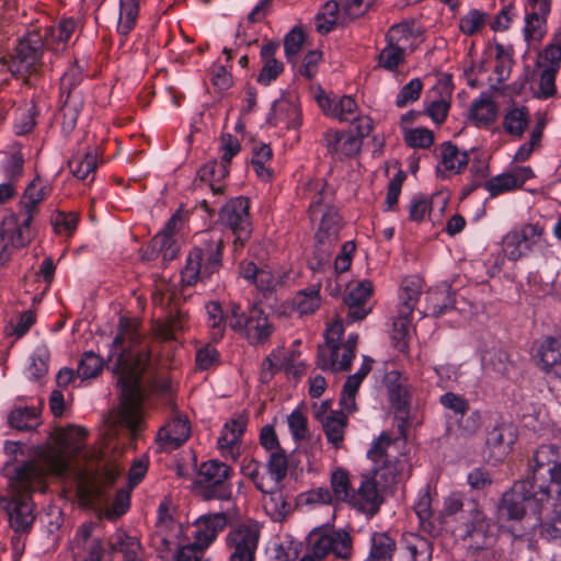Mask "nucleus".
Returning a JSON list of instances; mask_svg holds the SVG:
<instances>
[{
	"mask_svg": "<svg viewBox=\"0 0 561 561\" xmlns=\"http://www.w3.org/2000/svg\"><path fill=\"white\" fill-rule=\"evenodd\" d=\"M138 325L136 319L122 317L118 333L108 345L107 360L117 376L121 404L118 411L107 417L102 428L103 444L107 448L117 437L119 428L124 427L136 433L144 421L140 377L149 365L150 354L146 347L140 346L142 335Z\"/></svg>",
	"mask_w": 561,
	"mask_h": 561,
	"instance_id": "f257e3e1",
	"label": "nucleus"
},
{
	"mask_svg": "<svg viewBox=\"0 0 561 561\" xmlns=\"http://www.w3.org/2000/svg\"><path fill=\"white\" fill-rule=\"evenodd\" d=\"M45 472L37 462H27L14 468L9 480L8 496H0V505L5 508L10 526L16 533L30 529L35 516L30 493L45 490Z\"/></svg>",
	"mask_w": 561,
	"mask_h": 561,
	"instance_id": "f03ea898",
	"label": "nucleus"
},
{
	"mask_svg": "<svg viewBox=\"0 0 561 561\" xmlns=\"http://www.w3.org/2000/svg\"><path fill=\"white\" fill-rule=\"evenodd\" d=\"M529 481L538 490L539 501L553 504V493L561 494V448L553 444L539 446L530 463Z\"/></svg>",
	"mask_w": 561,
	"mask_h": 561,
	"instance_id": "7ed1b4c3",
	"label": "nucleus"
},
{
	"mask_svg": "<svg viewBox=\"0 0 561 561\" xmlns=\"http://www.w3.org/2000/svg\"><path fill=\"white\" fill-rule=\"evenodd\" d=\"M540 497L537 489H533L529 481H517L513 488L505 492L502 496L499 515L500 518L519 520L527 516L528 519L533 518L534 522L529 525L531 528L539 527L545 523L546 501H539Z\"/></svg>",
	"mask_w": 561,
	"mask_h": 561,
	"instance_id": "20e7f679",
	"label": "nucleus"
},
{
	"mask_svg": "<svg viewBox=\"0 0 561 561\" xmlns=\"http://www.w3.org/2000/svg\"><path fill=\"white\" fill-rule=\"evenodd\" d=\"M399 444L398 439L392 442L386 433H381L367 453L376 465L369 476L383 491L398 483L408 468L407 458L403 455L397 457L393 453Z\"/></svg>",
	"mask_w": 561,
	"mask_h": 561,
	"instance_id": "39448f33",
	"label": "nucleus"
},
{
	"mask_svg": "<svg viewBox=\"0 0 561 561\" xmlns=\"http://www.w3.org/2000/svg\"><path fill=\"white\" fill-rule=\"evenodd\" d=\"M85 438L87 431L83 427L69 426L60 431L57 445L46 453L43 465L37 463L44 470L45 477L48 473L61 477L70 469L72 458H89V451L85 450Z\"/></svg>",
	"mask_w": 561,
	"mask_h": 561,
	"instance_id": "423d86ee",
	"label": "nucleus"
},
{
	"mask_svg": "<svg viewBox=\"0 0 561 561\" xmlns=\"http://www.w3.org/2000/svg\"><path fill=\"white\" fill-rule=\"evenodd\" d=\"M344 324L341 319L332 321L325 331V345L318 350L317 365L322 370H347L356 354L358 335L351 333L344 343Z\"/></svg>",
	"mask_w": 561,
	"mask_h": 561,
	"instance_id": "0eeeda50",
	"label": "nucleus"
},
{
	"mask_svg": "<svg viewBox=\"0 0 561 561\" xmlns=\"http://www.w3.org/2000/svg\"><path fill=\"white\" fill-rule=\"evenodd\" d=\"M221 250L222 241L220 239L208 238V234L205 233L202 234V244L195 247L188 253L185 266L181 271L182 283L192 286L217 273L221 266Z\"/></svg>",
	"mask_w": 561,
	"mask_h": 561,
	"instance_id": "6e6552de",
	"label": "nucleus"
},
{
	"mask_svg": "<svg viewBox=\"0 0 561 561\" xmlns=\"http://www.w3.org/2000/svg\"><path fill=\"white\" fill-rule=\"evenodd\" d=\"M547 248V240L545 237L543 227L536 224H523L518 227L511 229L502 238L503 257L495 261L494 268L500 272L504 257L510 261L516 262L526 257L535 252H541Z\"/></svg>",
	"mask_w": 561,
	"mask_h": 561,
	"instance_id": "1a4fd4ad",
	"label": "nucleus"
},
{
	"mask_svg": "<svg viewBox=\"0 0 561 561\" xmlns=\"http://www.w3.org/2000/svg\"><path fill=\"white\" fill-rule=\"evenodd\" d=\"M332 554L347 561L353 554V540L345 529L325 526L313 528L308 535L307 553L299 561H321Z\"/></svg>",
	"mask_w": 561,
	"mask_h": 561,
	"instance_id": "9d476101",
	"label": "nucleus"
},
{
	"mask_svg": "<svg viewBox=\"0 0 561 561\" xmlns=\"http://www.w3.org/2000/svg\"><path fill=\"white\" fill-rule=\"evenodd\" d=\"M34 218L20 210L11 211L1 221L0 266H3L20 249L27 247L35 238Z\"/></svg>",
	"mask_w": 561,
	"mask_h": 561,
	"instance_id": "9b49d317",
	"label": "nucleus"
},
{
	"mask_svg": "<svg viewBox=\"0 0 561 561\" xmlns=\"http://www.w3.org/2000/svg\"><path fill=\"white\" fill-rule=\"evenodd\" d=\"M121 471L118 466L107 465L98 473L78 472L76 492L81 504L84 506L106 505L110 501L106 490L114 485Z\"/></svg>",
	"mask_w": 561,
	"mask_h": 561,
	"instance_id": "f8f14e48",
	"label": "nucleus"
},
{
	"mask_svg": "<svg viewBox=\"0 0 561 561\" xmlns=\"http://www.w3.org/2000/svg\"><path fill=\"white\" fill-rule=\"evenodd\" d=\"M183 526L173 519L160 518L157 530L153 536L154 545H161V548L171 551L176 549V561H206L204 560V550L192 543L183 545Z\"/></svg>",
	"mask_w": 561,
	"mask_h": 561,
	"instance_id": "ddd939ff",
	"label": "nucleus"
},
{
	"mask_svg": "<svg viewBox=\"0 0 561 561\" xmlns=\"http://www.w3.org/2000/svg\"><path fill=\"white\" fill-rule=\"evenodd\" d=\"M316 100L328 117L348 123L360 121L363 124L358 126V135L362 137L368 135L371 130V121L368 117H360L358 105L352 96L329 95L319 90Z\"/></svg>",
	"mask_w": 561,
	"mask_h": 561,
	"instance_id": "4468645a",
	"label": "nucleus"
},
{
	"mask_svg": "<svg viewBox=\"0 0 561 561\" xmlns=\"http://www.w3.org/2000/svg\"><path fill=\"white\" fill-rule=\"evenodd\" d=\"M229 327L240 332L251 344L264 343L274 330L267 316L261 309L251 308L245 316L234 304L231 305Z\"/></svg>",
	"mask_w": 561,
	"mask_h": 561,
	"instance_id": "2eb2a0df",
	"label": "nucleus"
},
{
	"mask_svg": "<svg viewBox=\"0 0 561 561\" xmlns=\"http://www.w3.org/2000/svg\"><path fill=\"white\" fill-rule=\"evenodd\" d=\"M241 150L240 141L231 134H224L219 139V161H209L201 170L199 176L203 181L208 182L214 194L222 192L219 184L229 174V164L233 157Z\"/></svg>",
	"mask_w": 561,
	"mask_h": 561,
	"instance_id": "dca6fc26",
	"label": "nucleus"
},
{
	"mask_svg": "<svg viewBox=\"0 0 561 561\" xmlns=\"http://www.w3.org/2000/svg\"><path fill=\"white\" fill-rule=\"evenodd\" d=\"M231 468L226 463L213 459L201 465L196 477V484L204 490L206 499L229 500L232 494L228 479Z\"/></svg>",
	"mask_w": 561,
	"mask_h": 561,
	"instance_id": "f3484780",
	"label": "nucleus"
},
{
	"mask_svg": "<svg viewBox=\"0 0 561 561\" xmlns=\"http://www.w3.org/2000/svg\"><path fill=\"white\" fill-rule=\"evenodd\" d=\"M522 34L528 47L538 45L547 35L552 0H523Z\"/></svg>",
	"mask_w": 561,
	"mask_h": 561,
	"instance_id": "a211bd4d",
	"label": "nucleus"
},
{
	"mask_svg": "<svg viewBox=\"0 0 561 561\" xmlns=\"http://www.w3.org/2000/svg\"><path fill=\"white\" fill-rule=\"evenodd\" d=\"M43 47L45 46L42 34L37 31H30L19 41L15 54L3 58V66L14 76L28 73L38 62Z\"/></svg>",
	"mask_w": 561,
	"mask_h": 561,
	"instance_id": "6ab92c4d",
	"label": "nucleus"
},
{
	"mask_svg": "<svg viewBox=\"0 0 561 561\" xmlns=\"http://www.w3.org/2000/svg\"><path fill=\"white\" fill-rule=\"evenodd\" d=\"M239 275L260 291H273L290 279V270L285 266L266 264L257 267L251 261H242L239 265Z\"/></svg>",
	"mask_w": 561,
	"mask_h": 561,
	"instance_id": "aec40b11",
	"label": "nucleus"
},
{
	"mask_svg": "<svg viewBox=\"0 0 561 561\" xmlns=\"http://www.w3.org/2000/svg\"><path fill=\"white\" fill-rule=\"evenodd\" d=\"M260 540V527L248 522L232 527L226 537L230 561H254Z\"/></svg>",
	"mask_w": 561,
	"mask_h": 561,
	"instance_id": "412c9836",
	"label": "nucleus"
},
{
	"mask_svg": "<svg viewBox=\"0 0 561 561\" xmlns=\"http://www.w3.org/2000/svg\"><path fill=\"white\" fill-rule=\"evenodd\" d=\"M423 289V279L420 276L411 275L402 279L398 293V319L393 322L394 339L400 340L407 333L410 318L420 300Z\"/></svg>",
	"mask_w": 561,
	"mask_h": 561,
	"instance_id": "4be33fe9",
	"label": "nucleus"
},
{
	"mask_svg": "<svg viewBox=\"0 0 561 561\" xmlns=\"http://www.w3.org/2000/svg\"><path fill=\"white\" fill-rule=\"evenodd\" d=\"M248 426V417L237 414L224 425L217 438V449L221 457L236 461L242 449V438Z\"/></svg>",
	"mask_w": 561,
	"mask_h": 561,
	"instance_id": "5701e85b",
	"label": "nucleus"
},
{
	"mask_svg": "<svg viewBox=\"0 0 561 561\" xmlns=\"http://www.w3.org/2000/svg\"><path fill=\"white\" fill-rule=\"evenodd\" d=\"M220 220L227 225L236 236L234 244L243 245L250 236L249 199L239 196L224 205Z\"/></svg>",
	"mask_w": 561,
	"mask_h": 561,
	"instance_id": "b1692460",
	"label": "nucleus"
},
{
	"mask_svg": "<svg viewBox=\"0 0 561 561\" xmlns=\"http://www.w3.org/2000/svg\"><path fill=\"white\" fill-rule=\"evenodd\" d=\"M309 215L312 220H316L319 216L321 217L316 239L322 247H330L336 241L341 227L337 211L332 207H323L321 195L310 203Z\"/></svg>",
	"mask_w": 561,
	"mask_h": 561,
	"instance_id": "393cba45",
	"label": "nucleus"
},
{
	"mask_svg": "<svg viewBox=\"0 0 561 561\" xmlns=\"http://www.w3.org/2000/svg\"><path fill=\"white\" fill-rule=\"evenodd\" d=\"M534 176L535 173L530 167H513L506 172L490 178L483 184V188L493 198L522 188Z\"/></svg>",
	"mask_w": 561,
	"mask_h": 561,
	"instance_id": "a878e982",
	"label": "nucleus"
},
{
	"mask_svg": "<svg viewBox=\"0 0 561 561\" xmlns=\"http://www.w3.org/2000/svg\"><path fill=\"white\" fill-rule=\"evenodd\" d=\"M468 163V152L461 151L451 142H444L438 147L436 174L440 179L460 174Z\"/></svg>",
	"mask_w": 561,
	"mask_h": 561,
	"instance_id": "bb28decb",
	"label": "nucleus"
},
{
	"mask_svg": "<svg viewBox=\"0 0 561 561\" xmlns=\"http://www.w3.org/2000/svg\"><path fill=\"white\" fill-rule=\"evenodd\" d=\"M537 365L551 379L561 381V340L546 337L537 348Z\"/></svg>",
	"mask_w": 561,
	"mask_h": 561,
	"instance_id": "cd10ccee",
	"label": "nucleus"
},
{
	"mask_svg": "<svg viewBox=\"0 0 561 561\" xmlns=\"http://www.w3.org/2000/svg\"><path fill=\"white\" fill-rule=\"evenodd\" d=\"M190 434L188 421L184 417H174L158 431L157 447L160 451H172L183 445Z\"/></svg>",
	"mask_w": 561,
	"mask_h": 561,
	"instance_id": "c85d7f7f",
	"label": "nucleus"
},
{
	"mask_svg": "<svg viewBox=\"0 0 561 561\" xmlns=\"http://www.w3.org/2000/svg\"><path fill=\"white\" fill-rule=\"evenodd\" d=\"M360 135L351 131L329 130L324 135L328 152L334 160H343L356 154L362 146Z\"/></svg>",
	"mask_w": 561,
	"mask_h": 561,
	"instance_id": "c756f323",
	"label": "nucleus"
},
{
	"mask_svg": "<svg viewBox=\"0 0 561 561\" xmlns=\"http://www.w3.org/2000/svg\"><path fill=\"white\" fill-rule=\"evenodd\" d=\"M228 517L224 513H215L198 517L194 524V542L204 551L215 541L218 534L226 527Z\"/></svg>",
	"mask_w": 561,
	"mask_h": 561,
	"instance_id": "7c9ffc66",
	"label": "nucleus"
},
{
	"mask_svg": "<svg viewBox=\"0 0 561 561\" xmlns=\"http://www.w3.org/2000/svg\"><path fill=\"white\" fill-rule=\"evenodd\" d=\"M382 492L385 491L370 476H364L351 504L359 511L373 515L378 512L382 503Z\"/></svg>",
	"mask_w": 561,
	"mask_h": 561,
	"instance_id": "2f4dec72",
	"label": "nucleus"
},
{
	"mask_svg": "<svg viewBox=\"0 0 561 561\" xmlns=\"http://www.w3.org/2000/svg\"><path fill=\"white\" fill-rule=\"evenodd\" d=\"M268 121L274 125L283 123L287 128H298L301 125V113L297 98L287 95L276 100L272 105Z\"/></svg>",
	"mask_w": 561,
	"mask_h": 561,
	"instance_id": "473e14b6",
	"label": "nucleus"
},
{
	"mask_svg": "<svg viewBox=\"0 0 561 561\" xmlns=\"http://www.w3.org/2000/svg\"><path fill=\"white\" fill-rule=\"evenodd\" d=\"M422 41V33L414 23L403 22L393 25L387 33V42L407 54L413 51Z\"/></svg>",
	"mask_w": 561,
	"mask_h": 561,
	"instance_id": "72a5a7b5",
	"label": "nucleus"
},
{
	"mask_svg": "<svg viewBox=\"0 0 561 561\" xmlns=\"http://www.w3.org/2000/svg\"><path fill=\"white\" fill-rule=\"evenodd\" d=\"M50 192L51 188L48 183L35 178L24 190L18 203V210L34 218L38 213L39 204L47 198Z\"/></svg>",
	"mask_w": 561,
	"mask_h": 561,
	"instance_id": "f704fd0d",
	"label": "nucleus"
},
{
	"mask_svg": "<svg viewBox=\"0 0 561 561\" xmlns=\"http://www.w3.org/2000/svg\"><path fill=\"white\" fill-rule=\"evenodd\" d=\"M110 553L119 551L123 553V561H142L144 553L137 537L128 535L118 529L108 539Z\"/></svg>",
	"mask_w": 561,
	"mask_h": 561,
	"instance_id": "c9c22d12",
	"label": "nucleus"
},
{
	"mask_svg": "<svg viewBox=\"0 0 561 561\" xmlns=\"http://www.w3.org/2000/svg\"><path fill=\"white\" fill-rule=\"evenodd\" d=\"M516 438L517 435L514 426L510 424H502L495 426L489 432L486 445L491 450H493L496 458L501 459L511 451Z\"/></svg>",
	"mask_w": 561,
	"mask_h": 561,
	"instance_id": "e433bc0d",
	"label": "nucleus"
},
{
	"mask_svg": "<svg viewBox=\"0 0 561 561\" xmlns=\"http://www.w3.org/2000/svg\"><path fill=\"white\" fill-rule=\"evenodd\" d=\"M178 253L179 245L174 238L157 233L144 251V259L150 261L161 256L162 262L167 263L174 260Z\"/></svg>",
	"mask_w": 561,
	"mask_h": 561,
	"instance_id": "4c0bfd02",
	"label": "nucleus"
},
{
	"mask_svg": "<svg viewBox=\"0 0 561 561\" xmlns=\"http://www.w3.org/2000/svg\"><path fill=\"white\" fill-rule=\"evenodd\" d=\"M454 296L450 285L442 283L431 288L426 294V312L439 317L454 307Z\"/></svg>",
	"mask_w": 561,
	"mask_h": 561,
	"instance_id": "58836bf2",
	"label": "nucleus"
},
{
	"mask_svg": "<svg viewBox=\"0 0 561 561\" xmlns=\"http://www.w3.org/2000/svg\"><path fill=\"white\" fill-rule=\"evenodd\" d=\"M277 48L278 44L273 42L264 44L261 48V57L264 65L257 76V82L263 85L271 84L284 70L283 62L274 58Z\"/></svg>",
	"mask_w": 561,
	"mask_h": 561,
	"instance_id": "ea45409f",
	"label": "nucleus"
},
{
	"mask_svg": "<svg viewBox=\"0 0 561 561\" xmlns=\"http://www.w3.org/2000/svg\"><path fill=\"white\" fill-rule=\"evenodd\" d=\"M469 117L478 127H488L497 117V106L489 95L482 94L473 100Z\"/></svg>",
	"mask_w": 561,
	"mask_h": 561,
	"instance_id": "a19ab883",
	"label": "nucleus"
},
{
	"mask_svg": "<svg viewBox=\"0 0 561 561\" xmlns=\"http://www.w3.org/2000/svg\"><path fill=\"white\" fill-rule=\"evenodd\" d=\"M321 304L320 286L312 285L308 288L299 290L293 298V310L300 316L313 313Z\"/></svg>",
	"mask_w": 561,
	"mask_h": 561,
	"instance_id": "79ce46f5",
	"label": "nucleus"
},
{
	"mask_svg": "<svg viewBox=\"0 0 561 561\" xmlns=\"http://www.w3.org/2000/svg\"><path fill=\"white\" fill-rule=\"evenodd\" d=\"M347 422V415L341 411L321 423L328 443L335 449L343 446Z\"/></svg>",
	"mask_w": 561,
	"mask_h": 561,
	"instance_id": "37998d69",
	"label": "nucleus"
},
{
	"mask_svg": "<svg viewBox=\"0 0 561 561\" xmlns=\"http://www.w3.org/2000/svg\"><path fill=\"white\" fill-rule=\"evenodd\" d=\"M139 15V0H119L117 33L126 38L135 28Z\"/></svg>",
	"mask_w": 561,
	"mask_h": 561,
	"instance_id": "c03bdc74",
	"label": "nucleus"
},
{
	"mask_svg": "<svg viewBox=\"0 0 561 561\" xmlns=\"http://www.w3.org/2000/svg\"><path fill=\"white\" fill-rule=\"evenodd\" d=\"M289 373L287 365V352L283 347L273 350L263 360L260 371V381L266 383L272 380L276 371Z\"/></svg>",
	"mask_w": 561,
	"mask_h": 561,
	"instance_id": "a18cd8bd",
	"label": "nucleus"
},
{
	"mask_svg": "<svg viewBox=\"0 0 561 561\" xmlns=\"http://www.w3.org/2000/svg\"><path fill=\"white\" fill-rule=\"evenodd\" d=\"M263 506L274 522L284 520L290 512V504L286 501L280 488L264 493Z\"/></svg>",
	"mask_w": 561,
	"mask_h": 561,
	"instance_id": "49530a36",
	"label": "nucleus"
},
{
	"mask_svg": "<svg viewBox=\"0 0 561 561\" xmlns=\"http://www.w3.org/2000/svg\"><path fill=\"white\" fill-rule=\"evenodd\" d=\"M560 496L553 493V504L546 507L545 523H541V536L550 540L561 538V508L557 504Z\"/></svg>",
	"mask_w": 561,
	"mask_h": 561,
	"instance_id": "de8ad7c7",
	"label": "nucleus"
},
{
	"mask_svg": "<svg viewBox=\"0 0 561 561\" xmlns=\"http://www.w3.org/2000/svg\"><path fill=\"white\" fill-rule=\"evenodd\" d=\"M396 550V541L386 533H374L370 538V561L390 560Z\"/></svg>",
	"mask_w": 561,
	"mask_h": 561,
	"instance_id": "09e8293b",
	"label": "nucleus"
},
{
	"mask_svg": "<svg viewBox=\"0 0 561 561\" xmlns=\"http://www.w3.org/2000/svg\"><path fill=\"white\" fill-rule=\"evenodd\" d=\"M205 309L207 314V323L211 330L213 339H221L226 323L229 324L231 307L226 312H224L221 306L217 301H210L205 306Z\"/></svg>",
	"mask_w": 561,
	"mask_h": 561,
	"instance_id": "8fccbe9b",
	"label": "nucleus"
},
{
	"mask_svg": "<svg viewBox=\"0 0 561 561\" xmlns=\"http://www.w3.org/2000/svg\"><path fill=\"white\" fill-rule=\"evenodd\" d=\"M561 66V30L554 32L551 42L539 55L538 67L559 71Z\"/></svg>",
	"mask_w": 561,
	"mask_h": 561,
	"instance_id": "3c124183",
	"label": "nucleus"
},
{
	"mask_svg": "<svg viewBox=\"0 0 561 561\" xmlns=\"http://www.w3.org/2000/svg\"><path fill=\"white\" fill-rule=\"evenodd\" d=\"M331 488L334 497L337 501L352 503L355 499V490L353 489L346 470L336 469L331 474Z\"/></svg>",
	"mask_w": 561,
	"mask_h": 561,
	"instance_id": "603ef678",
	"label": "nucleus"
},
{
	"mask_svg": "<svg viewBox=\"0 0 561 561\" xmlns=\"http://www.w3.org/2000/svg\"><path fill=\"white\" fill-rule=\"evenodd\" d=\"M98 163V151L96 149H91L82 156L73 157L69 161V168L76 178L84 180L95 171Z\"/></svg>",
	"mask_w": 561,
	"mask_h": 561,
	"instance_id": "864d4df0",
	"label": "nucleus"
},
{
	"mask_svg": "<svg viewBox=\"0 0 561 561\" xmlns=\"http://www.w3.org/2000/svg\"><path fill=\"white\" fill-rule=\"evenodd\" d=\"M9 424L20 431H31L39 425V415L35 408H18L9 414Z\"/></svg>",
	"mask_w": 561,
	"mask_h": 561,
	"instance_id": "5fc2aeb1",
	"label": "nucleus"
},
{
	"mask_svg": "<svg viewBox=\"0 0 561 561\" xmlns=\"http://www.w3.org/2000/svg\"><path fill=\"white\" fill-rule=\"evenodd\" d=\"M489 14L479 9H470L459 20V30L467 36L480 32L488 23Z\"/></svg>",
	"mask_w": 561,
	"mask_h": 561,
	"instance_id": "6e6d98bb",
	"label": "nucleus"
},
{
	"mask_svg": "<svg viewBox=\"0 0 561 561\" xmlns=\"http://www.w3.org/2000/svg\"><path fill=\"white\" fill-rule=\"evenodd\" d=\"M528 124V113L524 107L510 108L503 121L504 129L507 134L522 136Z\"/></svg>",
	"mask_w": 561,
	"mask_h": 561,
	"instance_id": "4d7b16f0",
	"label": "nucleus"
},
{
	"mask_svg": "<svg viewBox=\"0 0 561 561\" xmlns=\"http://www.w3.org/2000/svg\"><path fill=\"white\" fill-rule=\"evenodd\" d=\"M405 56V51L387 42L379 53L378 66L391 72L397 71L404 64Z\"/></svg>",
	"mask_w": 561,
	"mask_h": 561,
	"instance_id": "13d9d810",
	"label": "nucleus"
},
{
	"mask_svg": "<svg viewBox=\"0 0 561 561\" xmlns=\"http://www.w3.org/2000/svg\"><path fill=\"white\" fill-rule=\"evenodd\" d=\"M404 141L412 148H430L434 142L433 131L425 127L405 128Z\"/></svg>",
	"mask_w": 561,
	"mask_h": 561,
	"instance_id": "bf43d9fd",
	"label": "nucleus"
},
{
	"mask_svg": "<svg viewBox=\"0 0 561 561\" xmlns=\"http://www.w3.org/2000/svg\"><path fill=\"white\" fill-rule=\"evenodd\" d=\"M373 293V284L367 280H359L348 285V293L345 297V302L350 307L363 305Z\"/></svg>",
	"mask_w": 561,
	"mask_h": 561,
	"instance_id": "052dcab7",
	"label": "nucleus"
},
{
	"mask_svg": "<svg viewBox=\"0 0 561 561\" xmlns=\"http://www.w3.org/2000/svg\"><path fill=\"white\" fill-rule=\"evenodd\" d=\"M103 368V359L93 352H85L78 365V376L81 379L95 377Z\"/></svg>",
	"mask_w": 561,
	"mask_h": 561,
	"instance_id": "680f3d73",
	"label": "nucleus"
},
{
	"mask_svg": "<svg viewBox=\"0 0 561 561\" xmlns=\"http://www.w3.org/2000/svg\"><path fill=\"white\" fill-rule=\"evenodd\" d=\"M450 107V92L439 95V98H433L430 100L426 107L427 115L436 124L443 123L448 114Z\"/></svg>",
	"mask_w": 561,
	"mask_h": 561,
	"instance_id": "e2e57ef3",
	"label": "nucleus"
},
{
	"mask_svg": "<svg viewBox=\"0 0 561 561\" xmlns=\"http://www.w3.org/2000/svg\"><path fill=\"white\" fill-rule=\"evenodd\" d=\"M422 81L419 78H414L410 80L405 85L401 88L399 91L397 98H396V104L399 107H404L410 103H413L416 101L422 92Z\"/></svg>",
	"mask_w": 561,
	"mask_h": 561,
	"instance_id": "0e129e2a",
	"label": "nucleus"
},
{
	"mask_svg": "<svg viewBox=\"0 0 561 561\" xmlns=\"http://www.w3.org/2000/svg\"><path fill=\"white\" fill-rule=\"evenodd\" d=\"M439 403L446 410L451 411L456 417H463V415L469 410L468 400L465 399L462 396L450 391L440 396Z\"/></svg>",
	"mask_w": 561,
	"mask_h": 561,
	"instance_id": "69168bd1",
	"label": "nucleus"
},
{
	"mask_svg": "<svg viewBox=\"0 0 561 561\" xmlns=\"http://www.w3.org/2000/svg\"><path fill=\"white\" fill-rule=\"evenodd\" d=\"M304 44V33L299 28H293L284 38V50L288 62L295 64L297 54Z\"/></svg>",
	"mask_w": 561,
	"mask_h": 561,
	"instance_id": "338daca9",
	"label": "nucleus"
},
{
	"mask_svg": "<svg viewBox=\"0 0 561 561\" xmlns=\"http://www.w3.org/2000/svg\"><path fill=\"white\" fill-rule=\"evenodd\" d=\"M24 160L20 153L7 156L1 162V171L8 182L14 183L23 173Z\"/></svg>",
	"mask_w": 561,
	"mask_h": 561,
	"instance_id": "774afa93",
	"label": "nucleus"
}]
</instances>
